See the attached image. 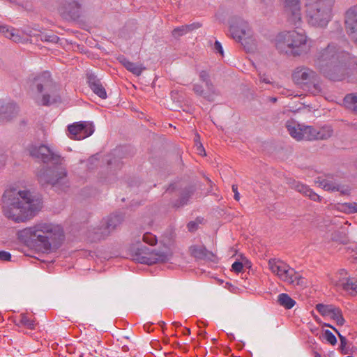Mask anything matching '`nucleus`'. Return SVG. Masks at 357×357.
Returning <instances> with one entry per match:
<instances>
[{
  "mask_svg": "<svg viewBox=\"0 0 357 357\" xmlns=\"http://www.w3.org/2000/svg\"><path fill=\"white\" fill-rule=\"evenodd\" d=\"M335 305H324L319 303L316 305V309L322 316L329 317Z\"/></svg>",
  "mask_w": 357,
  "mask_h": 357,
  "instance_id": "obj_33",
  "label": "nucleus"
},
{
  "mask_svg": "<svg viewBox=\"0 0 357 357\" xmlns=\"http://www.w3.org/2000/svg\"><path fill=\"white\" fill-rule=\"evenodd\" d=\"M193 91L195 93H197L199 96H204V98L213 100L214 96L217 94L216 91L215 90V93H213L212 91H208L207 89L206 90H204L203 86L199 84H195L193 86Z\"/></svg>",
  "mask_w": 357,
  "mask_h": 357,
  "instance_id": "obj_28",
  "label": "nucleus"
},
{
  "mask_svg": "<svg viewBox=\"0 0 357 357\" xmlns=\"http://www.w3.org/2000/svg\"><path fill=\"white\" fill-rule=\"evenodd\" d=\"M186 333H190V329L188 328L187 331H186Z\"/></svg>",
  "mask_w": 357,
  "mask_h": 357,
  "instance_id": "obj_52",
  "label": "nucleus"
},
{
  "mask_svg": "<svg viewBox=\"0 0 357 357\" xmlns=\"http://www.w3.org/2000/svg\"><path fill=\"white\" fill-rule=\"evenodd\" d=\"M337 284L341 287L349 295L353 296L357 295V280L356 278H346L340 279Z\"/></svg>",
  "mask_w": 357,
  "mask_h": 357,
  "instance_id": "obj_19",
  "label": "nucleus"
},
{
  "mask_svg": "<svg viewBox=\"0 0 357 357\" xmlns=\"http://www.w3.org/2000/svg\"><path fill=\"white\" fill-rule=\"evenodd\" d=\"M213 49L215 51L220 53V55L223 56V54H224L223 48H222L221 43L219 41L216 40L215 42Z\"/></svg>",
  "mask_w": 357,
  "mask_h": 357,
  "instance_id": "obj_43",
  "label": "nucleus"
},
{
  "mask_svg": "<svg viewBox=\"0 0 357 357\" xmlns=\"http://www.w3.org/2000/svg\"><path fill=\"white\" fill-rule=\"evenodd\" d=\"M120 223V218L117 215L109 217L101 223V225L98 228L94 229V233L96 238L100 239L109 235V234L115 229V227Z\"/></svg>",
  "mask_w": 357,
  "mask_h": 357,
  "instance_id": "obj_16",
  "label": "nucleus"
},
{
  "mask_svg": "<svg viewBox=\"0 0 357 357\" xmlns=\"http://www.w3.org/2000/svg\"><path fill=\"white\" fill-rule=\"evenodd\" d=\"M320 337L326 340L328 343L335 345L337 343L336 337L329 330H326L321 332Z\"/></svg>",
  "mask_w": 357,
  "mask_h": 357,
  "instance_id": "obj_34",
  "label": "nucleus"
},
{
  "mask_svg": "<svg viewBox=\"0 0 357 357\" xmlns=\"http://www.w3.org/2000/svg\"><path fill=\"white\" fill-rule=\"evenodd\" d=\"M11 255L9 252L6 251H0V260L1 261H10Z\"/></svg>",
  "mask_w": 357,
  "mask_h": 357,
  "instance_id": "obj_44",
  "label": "nucleus"
},
{
  "mask_svg": "<svg viewBox=\"0 0 357 357\" xmlns=\"http://www.w3.org/2000/svg\"><path fill=\"white\" fill-rule=\"evenodd\" d=\"M268 268L280 280L294 287H303L306 284V280L283 261L271 259Z\"/></svg>",
  "mask_w": 357,
  "mask_h": 357,
  "instance_id": "obj_7",
  "label": "nucleus"
},
{
  "mask_svg": "<svg viewBox=\"0 0 357 357\" xmlns=\"http://www.w3.org/2000/svg\"><path fill=\"white\" fill-rule=\"evenodd\" d=\"M287 130L291 137L297 141L310 140L312 132L311 126L300 124L294 119L287 121Z\"/></svg>",
  "mask_w": 357,
  "mask_h": 357,
  "instance_id": "obj_11",
  "label": "nucleus"
},
{
  "mask_svg": "<svg viewBox=\"0 0 357 357\" xmlns=\"http://www.w3.org/2000/svg\"><path fill=\"white\" fill-rule=\"evenodd\" d=\"M344 106L354 112H357V93H350L344 98Z\"/></svg>",
  "mask_w": 357,
  "mask_h": 357,
  "instance_id": "obj_29",
  "label": "nucleus"
},
{
  "mask_svg": "<svg viewBox=\"0 0 357 357\" xmlns=\"http://www.w3.org/2000/svg\"><path fill=\"white\" fill-rule=\"evenodd\" d=\"M294 188L297 191L305 195L307 197H311V196L312 195V190L305 185L297 183L295 184Z\"/></svg>",
  "mask_w": 357,
  "mask_h": 357,
  "instance_id": "obj_35",
  "label": "nucleus"
},
{
  "mask_svg": "<svg viewBox=\"0 0 357 357\" xmlns=\"http://www.w3.org/2000/svg\"><path fill=\"white\" fill-rule=\"evenodd\" d=\"M344 272V270H342V271H341V273H343Z\"/></svg>",
  "mask_w": 357,
  "mask_h": 357,
  "instance_id": "obj_54",
  "label": "nucleus"
},
{
  "mask_svg": "<svg viewBox=\"0 0 357 357\" xmlns=\"http://www.w3.org/2000/svg\"><path fill=\"white\" fill-rule=\"evenodd\" d=\"M42 41L50 42L52 43H56L59 41V37L54 34L48 35L43 33L40 36Z\"/></svg>",
  "mask_w": 357,
  "mask_h": 357,
  "instance_id": "obj_38",
  "label": "nucleus"
},
{
  "mask_svg": "<svg viewBox=\"0 0 357 357\" xmlns=\"http://www.w3.org/2000/svg\"><path fill=\"white\" fill-rule=\"evenodd\" d=\"M275 46L280 52L299 56L307 51V37L296 30L282 32L277 36Z\"/></svg>",
  "mask_w": 357,
  "mask_h": 357,
  "instance_id": "obj_5",
  "label": "nucleus"
},
{
  "mask_svg": "<svg viewBox=\"0 0 357 357\" xmlns=\"http://www.w3.org/2000/svg\"><path fill=\"white\" fill-rule=\"evenodd\" d=\"M333 130L329 126H324L314 129V139L325 140L331 137Z\"/></svg>",
  "mask_w": 357,
  "mask_h": 357,
  "instance_id": "obj_25",
  "label": "nucleus"
},
{
  "mask_svg": "<svg viewBox=\"0 0 357 357\" xmlns=\"http://www.w3.org/2000/svg\"><path fill=\"white\" fill-rule=\"evenodd\" d=\"M345 28L347 33L351 38H356L357 33V7H352L346 12Z\"/></svg>",
  "mask_w": 357,
  "mask_h": 357,
  "instance_id": "obj_17",
  "label": "nucleus"
},
{
  "mask_svg": "<svg viewBox=\"0 0 357 357\" xmlns=\"http://www.w3.org/2000/svg\"><path fill=\"white\" fill-rule=\"evenodd\" d=\"M142 240L151 245H155L157 242L156 236L149 232H146L142 235Z\"/></svg>",
  "mask_w": 357,
  "mask_h": 357,
  "instance_id": "obj_36",
  "label": "nucleus"
},
{
  "mask_svg": "<svg viewBox=\"0 0 357 357\" xmlns=\"http://www.w3.org/2000/svg\"><path fill=\"white\" fill-rule=\"evenodd\" d=\"M29 151L31 155L42 160L44 162L56 161L60 157L52 147L46 145L31 146Z\"/></svg>",
  "mask_w": 357,
  "mask_h": 357,
  "instance_id": "obj_13",
  "label": "nucleus"
},
{
  "mask_svg": "<svg viewBox=\"0 0 357 357\" xmlns=\"http://www.w3.org/2000/svg\"><path fill=\"white\" fill-rule=\"evenodd\" d=\"M191 255L197 259H211L213 257L212 252L206 250L202 245H192L190 248Z\"/></svg>",
  "mask_w": 357,
  "mask_h": 357,
  "instance_id": "obj_22",
  "label": "nucleus"
},
{
  "mask_svg": "<svg viewBox=\"0 0 357 357\" xmlns=\"http://www.w3.org/2000/svg\"><path fill=\"white\" fill-rule=\"evenodd\" d=\"M232 190L234 193V199L236 200V201H238L239 199H240V195L238 192V188L236 185H232Z\"/></svg>",
  "mask_w": 357,
  "mask_h": 357,
  "instance_id": "obj_46",
  "label": "nucleus"
},
{
  "mask_svg": "<svg viewBox=\"0 0 357 357\" xmlns=\"http://www.w3.org/2000/svg\"><path fill=\"white\" fill-rule=\"evenodd\" d=\"M67 171L65 167H54L52 168H41L37 174L39 183L43 185L50 184L54 187L64 190L68 187Z\"/></svg>",
  "mask_w": 357,
  "mask_h": 357,
  "instance_id": "obj_8",
  "label": "nucleus"
},
{
  "mask_svg": "<svg viewBox=\"0 0 357 357\" xmlns=\"http://www.w3.org/2000/svg\"><path fill=\"white\" fill-rule=\"evenodd\" d=\"M333 0H317L314 4V26L324 28L331 20Z\"/></svg>",
  "mask_w": 357,
  "mask_h": 357,
  "instance_id": "obj_10",
  "label": "nucleus"
},
{
  "mask_svg": "<svg viewBox=\"0 0 357 357\" xmlns=\"http://www.w3.org/2000/svg\"><path fill=\"white\" fill-rule=\"evenodd\" d=\"M278 302L280 305L287 309L292 308L296 304V301L292 299L288 294L284 293L278 295Z\"/></svg>",
  "mask_w": 357,
  "mask_h": 357,
  "instance_id": "obj_27",
  "label": "nucleus"
},
{
  "mask_svg": "<svg viewBox=\"0 0 357 357\" xmlns=\"http://www.w3.org/2000/svg\"><path fill=\"white\" fill-rule=\"evenodd\" d=\"M63 232L59 225L40 222L19 232L20 238L28 245L37 247L43 251L50 250L63 236Z\"/></svg>",
  "mask_w": 357,
  "mask_h": 357,
  "instance_id": "obj_3",
  "label": "nucleus"
},
{
  "mask_svg": "<svg viewBox=\"0 0 357 357\" xmlns=\"http://www.w3.org/2000/svg\"><path fill=\"white\" fill-rule=\"evenodd\" d=\"M351 59L349 52L329 45L318 54L314 65L329 79L342 81L349 75Z\"/></svg>",
  "mask_w": 357,
  "mask_h": 357,
  "instance_id": "obj_2",
  "label": "nucleus"
},
{
  "mask_svg": "<svg viewBox=\"0 0 357 357\" xmlns=\"http://www.w3.org/2000/svg\"><path fill=\"white\" fill-rule=\"evenodd\" d=\"M347 234V229L346 227H341L332 234L331 239L334 241L340 242L342 244H347L349 241Z\"/></svg>",
  "mask_w": 357,
  "mask_h": 357,
  "instance_id": "obj_26",
  "label": "nucleus"
},
{
  "mask_svg": "<svg viewBox=\"0 0 357 357\" xmlns=\"http://www.w3.org/2000/svg\"><path fill=\"white\" fill-rule=\"evenodd\" d=\"M120 62L128 70L137 76L140 75L145 69L142 64L132 63L125 58L121 59Z\"/></svg>",
  "mask_w": 357,
  "mask_h": 357,
  "instance_id": "obj_24",
  "label": "nucleus"
},
{
  "mask_svg": "<svg viewBox=\"0 0 357 357\" xmlns=\"http://www.w3.org/2000/svg\"><path fill=\"white\" fill-rule=\"evenodd\" d=\"M313 195H314V196H315V195H316V196L317 197V198H318V199L319 198V196L317 195L314 192L313 193Z\"/></svg>",
  "mask_w": 357,
  "mask_h": 357,
  "instance_id": "obj_51",
  "label": "nucleus"
},
{
  "mask_svg": "<svg viewBox=\"0 0 357 357\" xmlns=\"http://www.w3.org/2000/svg\"><path fill=\"white\" fill-rule=\"evenodd\" d=\"M296 84L301 88H308L312 80V70L305 66L298 67L292 75Z\"/></svg>",
  "mask_w": 357,
  "mask_h": 357,
  "instance_id": "obj_14",
  "label": "nucleus"
},
{
  "mask_svg": "<svg viewBox=\"0 0 357 357\" xmlns=\"http://www.w3.org/2000/svg\"><path fill=\"white\" fill-rule=\"evenodd\" d=\"M89 84L91 89L98 96H99L102 99H105L107 98V93L105 89L101 84L100 81L96 77L93 75H90L89 77Z\"/></svg>",
  "mask_w": 357,
  "mask_h": 357,
  "instance_id": "obj_20",
  "label": "nucleus"
},
{
  "mask_svg": "<svg viewBox=\"0 0 357 357\" xmlns=\"http://www.w3.org/2000/svg\"><path fill=\"white\" fill-rule=\"evenodd\" d=\"M200 26L199 24H192L185 26H181L174 29L172 31V34L174 37H178L187 33L190 30L197 29Z\"/></svg>",
  "mask_w": 357,
  "mask_h": 357,
  "instance_id": "obj_30",
  "label": "nucleus"
},
{
  "mask_svg": "<svg viewBox=\"0 0 357 357\" xmlns=\"http://www.w3.org/2000/svg\"><path fill=\"white\" fill-rule=\"evenodd\" d=\"M260 82L266 83V84H270L271 83V79H269V77H266L265 75H263V76L260 77Z\"/></svg>",
  "mask_w": 357,
  "mask_h": 357,
  "instance_id": "obj_47",
  "label": "nucleus"
},
{
  "mask_svg": "<svg viewBox=\"0 0 357 357\" xmlns=\"http://www.w3.org/2000/svg\"><path fill=\"white\" fill-rule=\"evenodd\" d=\"M31 97L38 105H49L61 100L50 74L45 72L36 76L30 85Z\"/></svg>",
  "mask_w": 357,
  "mask_h": 357,
  "instance_id": "obj_4",
  "label": "nucleus"
},
{
  "mask_svg": "<svg viewBox=\"0 0 357 357\" xmlns=\"http://www.w3.org/2000/svg\"><path fill=\"white\" fill-rule=\"evenodd\" d=\"M0 33L5 37L12 40L15 43L22 42V38L20 36L19 31L13 28L8 27L6 25H0Z\"/></svg>",
  "mask_w": 357,
  "mask_h": 357,
  "instance_id": "obj_21",
  "label": "nucleus"
},
{
  "mask_svg": "<svg viewBox=\"0 0 357 357\" xmlns=\"http://www.w3.org/2000/svg\"><path fill=\"white\" fill-rule=\"evenodd\" d=\"M195 145L197 153H199V155H206L205 149L202 144L199 141V136L198 135H197L195 138Z\"/></svg>",
  "mask_w": 357,
  "mask_h": 357,
  "instance_id": "obj_39",
  "label": "nucleus"
},
{
  "mask_svg": "<svg viewBox=\"0 0 357 357\" xmlns=\"http://www.w3.org/2000/svg\"><path fill=\"white\" fill-rule=\"evenodd\" d=\"M315 184L317 185L319 188L326 190H337L341 192L342 194H348L349 191L347 188H344L339 185H335V184L324 179L315 181Z\"/></svg>",
  "mask_w": 357,
  "mask_h": 357,
  "instance_id": "obj_23",
  "label": "nucleus"
},
{
  "mask_svg": "<svg viewBox=\"0 0 357 357\" xmlns=\"http://www.w3.org/2000/svg\"><path fill=\"white\" fill-rule=\"evenodd\" d=\"M321 92V89L319 86L314 84V96Z\"/></svg>",
  "mask_w": 357,
  "mask_h": 357,
  "instance_id": "obj_48",
  "label": "nucleus"
},
{
  "mask_svg": "<svg viewBox=\"0 0 357 357\" xmlns=\"http://www.w3.org/2000/svg\"><path fill=\"white\" fill-rule=\"evenodd\" d=\"M284 8L294 23L301 20L300 0H284Z\"/></svg>",
  "mask_w": 357,
  "mask_h": 357,
  "instance_id": "obj_18",
  "label": "nucleus"
},
{
  "mask_svg": "<svg viewBox=\"0 0 357 357\" xmlns=\"http://www.w3.org/2000/svg\"><path fill=\"white\" fill-rule=\"evenodd\" d=\"M68 136L72 139L81 140L91 136L94 132V126L91 122L80 121L68 126Z\"/></svg>",
  "mask_w": 357,
  "mask_h": 357,
  "instance_id": "obj_12",
  "label": "nucleus"
},
{
  "mask_svg": "<svg viewBox=\"0 0 357 357\" xmlns=\"http://www.w3.org/2000/svg\"><path fill=\"white\" fill-rule=\"evenodd\" d=\"M197 224L195 222H190L188 225V228L190 231H194L197 229Z\"/></svg>",
  "mask_w": 357,
  "mask_h": 357,
  "instance_id": "obj_45",
  "label": "nucleus"
},
{
  "mask_svg": "<svg viewBox=\"0 0 357 357\" xmlns=\"http://www.w3.org/2000/svg\"><path fill=\"white\" fill-rule=\"evenodd\" d=\"M314 357H328L326 355L321 356V354L314 352Z\"/></svg>",
  "mask_w": 357,
  "mask_h": 357,
  "instance_id": "obj_49",
  "label": "nucleus"
},
{
  "mask_svg": "<svg viewBox=\"0 0 357 357\" xmlns=\"http://www.w3.org/2000/svg\"><path fill=\"white\" fill-rule=\"evenodd\" d=\"M140 242L141 238L139 237L136 241L137 245H133L130 248V252L134 261L151 265L155 263L166 262L171 259L172 252L169 248L165 247L160 250H150L146 246L139 245Z\"/></svg>",
  "mask_w": 357,
  "mask_h": 357,
  "instance_id": "obj_6",
  "label": "nucleus"
},
{
  "mask_svg": "<svg viewBox=\"0 0 357 357\" xmlns=\"http://www.w3.org/2000/svg\"><path fill=\"white\" fill-rule=\"evenodd\" d=\"M232 270L234 271H235L236 273H239L242 271L243 269V264L241 262H239V261H235L233 264H232Z\"/></svg>",
  "mask_w": 357,
  "mask_h": 357,
  "instance_id": "obj_42",
  "label": "nucleus"
},
{
  "mask_svg": "<svg viewBox=\"0 0 357 357\" xmlns=\"http://www.w3.org/2000/svg\"><path fill=\"white\" fill-rule=\"evenodd\" d=\"M346 210L349 213H356L357 212V203H347L344 205Z\"/></svg>",
  "mask_w": 357,
  "mask_h": 357,
  "instance_id": "obj_41",
  "label": "nucleus"
},
{
  "mask_svg": "<svg viewBox=\"0 0 357 357\" xmlns=\"http://www.w3.org/2000/svg\"><path fill=\"white\" fill-rule=\"evenodd\" d=\"M186 333H190V329L188 328L187 331H186Z\"/></svg>",
  "mask_w": 357,
  "mask_h": 357,
  "instance_id": "obj_53",
  "label": "nucleus"
},
{
  "mask_svg": "<svg viewBox=\"0 0 357 357\" xmlns=\"http://www.w3.org/2000/svg\"><path fill=\"white\" fill-rule=\"evenodd\" d=\"M229 31L232 38L243 45L252 40V31L248 22L241 18L234 17L231 20Z\"/></svg>",
  "mask_w": 357,
  "mask_h": 357,
  "instance_id": "obj_9",
  "label": "nucleus"
},
{
  "mask_svg": "<svg viewBox=\"0 0 357 357\" xmlns=\"http://www.w3.org/2000/svg\"><path fill=\"white\" fill-rule=\"evenodd\" d=\"M329 317L339 326H343L345 323L341 310L335 306Z\"/></svg>",
  "mask_w": 357,
  "mask_h": 357,
  "instance_id": "obj_31",
  "label": "nucleus"
},
{
  "mask_svg": "<svg viewBox=\"0 0 357 357\" xmlns=\"http://www.w3.org/2000/svg\"><path fill=\"white\" fill-rule=\"evenodd\" d=\"M199 79L202 82L203 84H204V86L206 89H207L208 91H212L213 93H215V88L213 87V84L211 83L209 80V76L206 71L202 70L199 73Z\"/></svg>",
  "mask_w": 357,
  "mask_h": 357,
  "instance_id": "obj_32",
  "label": "nucleus"
},
{
  "mask_svg": "<svg viewBox=\"0 0 357 357\" xmlns=\"http://www.w3.org/2000/svg\"><path fill=\"white\" fill-rule=\"evenodd\" d=\"M42 207L41 200L28 190L7 189L2 197L3 215L15 222H24Z\"/></svg>",
  "mask_w": 357,
  "mask_h": 357,
  "instance_id": "obj_1",
  "label": "nucleus"
},
{
  "mask_svg": "<svg viewBox=\"0 0 357 357\" xmlns=\"http://www.w3.org/2000/svg\"><path fill=\"white\" fill-rule=\"evenodd\" d=\"M20 322L22 326L30 329H33L35 326L34 321L29 319L25 314H22Z\"/></svg>",
  "mask_w": 357,
  "mask_h": 357,
  "instance_id": "obj_37",
  "label": "nucleus"
},
{
  "mask_svg": "<svg viewBox=\"0 0 357 357\" xmlns=\"http://www.w3.org/2000/svg\"><path fill=\"white\" fill-rule=\"evenodd\" d=\"M96 160V158L93 157V158H91L89 160V161L92 163V162H93Z\"/></svg>",
  "mask_w": 357,
  "mask_h": 357,
  "instance_id": "obj_50",
  "label": "nucleus"
},
{
  "mask_svg": "<svg viewBox=\"0 0 357 357\" xmlns=\"http://www.w3.org/2000/svg\"><path fill=\"white\" fill-rule=\"evenodd\" d=\"M19 112V107L15 103L0 100V123L12 120Z\"/></svg>",
  "mask_w": 357,
  "mask_h": 357,
  "instance_id": "obj_15",
  "label": "nucleus"
},
{
  "mask_svg": "<svg viewBox=\"0 0 357 357\" xmlns=\"http://www.w3.org/2000/svg\"><path fill=\"white\" fill-rule=\"evenodd\" d=\"M327 326L331 327V326L329 324H328ZM331 328L337 333V334L340 338V349L342 351V352H344V350L347 344V338L344 336L342 335L336 328H335L334 327H332V326H331Z\"/></svg>",
  "mask_w": 357,
  "mask_h": 357,
  "instance_id": "obj_40",
  "label": "nucleus"
}]
</instances>
